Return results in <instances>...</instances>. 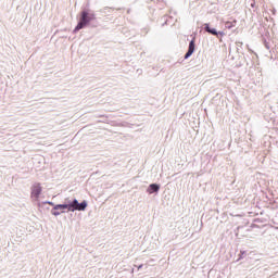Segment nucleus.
<instances>
[{
  "label": "nucleus",
  "instance_id": "nucleus-11",
  "mask_svg": "<svg viewBox=\"0 0 278 278\" xmlns=\"http://www.w3.org/2000/svg\"><path fill=\"white\" fill-rule=\"evenodd\" d=\"M140 268H142V265H139V266H138V270H140Z\"/></svg>",
  "mask_w": 278,
  "mask_h": 278
},
{
  "label": "nucleus",
  "instance_id": "nucleus-3",
  "mask_svg": "<svg viewBox=\"0 0 278 278\" xmlns=\"http://www.w3.org/2000/svg\"><path fill=\"white\" fill-rule=\"evenodd\" d=\"M42 194V185L40 182H35L30 187V199L33 201H40V195Z\"/></svg>",
  "mask_w": 278,
  "mask_h": 278
},
{
  "label": "nucleus",
  "instance_id": "nucleus-9",
  "mask_svg": "<svg viewBox=\"0 0 278 278\" xmlns=\"http://www.w3.org/2000/svg\"><path fill=\"white\" fill-rule=\"evenodd\" d=\"M46 203H48V205H52L53 207H54V203L53 202H51V201H48V202H46Z\"/></svg>",
  "mask_w": 278,
  "mask_h": 278
},
{
  "label": "nucleus",
  "instance_id": "nucleus-4",
  "mask_svg": "<svg viewBox=\"0 0 278 278\" xmlns=\"http://www.w3.org/2000/svg\"><path fill=\"white\" fill-rule=\"evenodd\" d=\"M148 194H154V192H160V185L157 184H151L147 188Z\"/></svg>",
  "mask_w": 278,
  "mask_h": 278
},
{
  "label": "nucleus",
  "instance_id": "nucleus-8",
  "mask_svg": "<svg viewBox=\"0 0 278 278\" xmlns=\"http://www.w3.org/2000/svg\"><path fill=\"white\" fill-rule=\"evenodd\" d=\"M52 216H60V214H64V211L55 210V206L51 210Z\"/></svg>",
  "mask_w": 278,
  "mask_h": 278
},
{
  "label": "nucleus",
  "instance_id": "nucleus-5",
  "mask_svg": "<svg viewBox=\"0 0 278 278\" xmlns=\"http://www.w3.org/2000/svg\"><path fill=\"white\" fill-rule=\"evenodd\" d=\"M192 53H194V39H192L189 43V49L188 52L185 54V60H188V58H190Z\"/></svg>",
  "mask_w": 278,
  "mask_h": 278
},
{
  "label": "nucleus",
  "instance_id": "nucleus-1",
  "mask_svg": "<svg viewBox=\"0 0 278 278\" xmlns=\"http://www.w3.org/2000/svg\"><path fill=\"white\" fill-rule=\"evenodd\" d=\"M86 207H88V201L84 200L79 203L75 198L65 199V203L54 205V210H61V212H64V210H67V212H86Z\"/></svg>",
  "mask_w": 278,
  "mask_h": 278
},
{
  "label": "nucleus",
  "instance_id": "nucleus-2",
  "mask_svg": "<svg viewBox=\"0 0 278 278\" xmlns=\"http://www.w3.org/2000/svg\"><path fill=\"white\" fill-rule=\"evenodd\" d=\"M94 18H97V15L94 13L83 11L79 22L75 27L74 31L77 33L79 31V29H84V27H86V25H88V23H90L91 21H94Z\"/></svg>",
  "mask_w": 278,
  "mask_h": 278
},
{
  "label": "nucleus",
  "instance_id": "nucleus-7",
  "mask_svg": "<svg viewBox=\"0 0 278 278\" xmlns=\"http://www.w3.org/2000/svg\"><path fill=\"white\" fill-rule=\"evenodd\" d=\"M237 23H238L237 21L226 22L225 27H226V29H232V27H236Z\"/></svg>",
  "mask_w": 278,
  "mask_h": 278
},
{
  "label": "nucleus",
  "instance_id": "nucleus-6",
  "mask_svg": "<svg viewBox=\"0 0 278 278\" xmlns=\"http://www.w3.org/2000/svg\"><path fill=\"white\" fill-rule=\"evenodd\" d=\"M205 27V31H207L208 34H212L213 36H218V33L216 31L215 28H211L210 24H204Z\"/></svg>",
  "mask_w": 278,
  "mask_h": 278
},
{
  "label": "nucleus",
  "instance_id": "nucleus-10",
  "mask_svg": "<svg viewBox=\"0 0 278 278\" xmlns=\"http://www.w3.org/2000/svg\"><path fill=\"white\" fill-rule=\"evenodd\" d=\"M218 34H219V36H225V33H223V31H219Z\"/></svg>",
  "mask_w": 278,
  "mask_h": 278
}]
</instances>
